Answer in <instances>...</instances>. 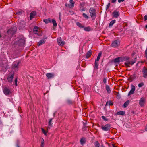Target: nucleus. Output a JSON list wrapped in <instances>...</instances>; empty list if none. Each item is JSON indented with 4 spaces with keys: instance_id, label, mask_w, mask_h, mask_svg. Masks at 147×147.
Instances as JSON below:
<instances>
[{
    "instance_id": "1",
    "label": "nucleus",
    "mask_w": 147,
    "mask_h": 147,
    "mask_svg": "<svg viewBox=\"0 0 147 147\" xmlns=\"http://www.w3.org/2000/svg\"><path fill=\"white\" fill-rule=\"evenodd\" d=\"M25 42V38L22 36H21L17 38L16 41L15 42L13 45L23 47L24 46Z\"/></svg>"
},
{
    "instance_id": "2",
    "label": "nucleus",
    "mask_w": 147,
    "mask_h": 147,
    "mask_svg": "<svg viewBox=\"0 0 147 147\" xmlns=\"http://www.w3.org/2000/svg\"><path fill=\"white\" fill-rule=\"evenodd\" d=\"M89 12L91 17L92 18V20H94L96 17V10L93 8L91 7L89 9Z\"/></svg>"
},
{
    "instance_id": "3",
    "label": "nucleus",
    "mask_w": 147,
    "mask_h": 147,
    "mask_svg": "<svg viewBox=\"0 0 147 147\" xmlns=\"http://www.w3.org/2000/svg\"><path fill=\"white\" fill-rule=\"evenodd\" d=\"M111 125L109 123L106 124L105 125H102L101 129L105 131H108L110 130L111 127Z\"/></svg>"
},
{
    "instance_id": "4",
    "label": "nucleus",
    "mask_w": 147,
    "mask_h": 147,
    "mask_svg": "<svg viewBox=\"0 0 147 147\" xmlns=\"http://www.w3.org/2000/svg\"><path fill=\"white\" fill-rule=\"evenodd\" d=\"M3 90V93L6 96L9 95L11 93V91L7 87L4 88Z\"/></svg>"
},
{
    "instance_id": "5",
    "label": "nucleus",
    "mask_w": 147,
    "mask_h": 147,
    "mask_svg": "<svg viewBox=\"0 0 147 147\" xmlns=\"http://www.w3.org/2000/svg\"><path fill=\"white\" fill-rule=\"evenodd\" d=\"M14 74V72H12L9 74L7 78L8 81L9 82H12Z\"/></svg>"
},
{
    "instance_id": "6",
    "label": "nucleus",
    "mask_w": 147,
    "mask_h": 147,
    "mask_svg": "<svg viewBox=\"0 0 147 147\" xmlns=\"http://www.w3.org/2000/svg\"><path fill=\"white\" fill-rule=\"evenodd\" d=\"M142 76L145 78H147V68L144 67L142 70Z\"/></svg>"
},
{
    "instance_id": "7",
    "label": "nucleus",
    "mask_w": 147,
    "mask_h": 147,
    "mask_svg": "<svg viewBox=\"0 0 147 147\" xmlns=\"http://www.w3.org/2000/svg\"><path fill=\"white\" fill-rule=\"evenodd\" d=\"M19 63V62L18 61L14 62L12 65L13 69L15 70H18Z\"/></svg>"
},
{
    "instance_id": "8",
    "label": "nucleus",
    "mask_w": 147,
    "mask_h": 147,
    "mask_svg": "<svg viewBox=\"0 0 147 147\" xmlns=\"http://www.w3.org/2000/svg\"><path fill=\"white\" fill-rule=\"evenodd\" d=\"M120 45V42L118 40H116L113 42L111 44L112 46L114 47H117Z\"/></svg>"
},
{
    "instance_id": "9",
    "label": "nucleus",
    "mask_w": 147,
    "mask_h": 147,
    "mask_svg": "<svg viewBox=\"0 0 147 147\" xmlns=\"http://www.w3.org/2000/svg\"><path fill=\"white\" fill-rule=\"evenodd\" d=\"M135 90V86L133 85H131V90L129 92L128 96H129L133 94L134 93Z\"/></svg>"
},
{
    "instance_id": "10",
    "label": "nucleus",
    "mask_w": 147,
    "mask_h": 147,
    "mask_svg": "<svg viewBox=\"0 0 147 147\" xmlns=\"http://www.w3.org/2000/svg\"><path fill=\"white\" fill-rule=\"evenodd\" d=\"M57 41L59 45L63 46L65 44V42L62 40L61 37H59L57 39Z\"/></svg>"
},
{
    "instance_id": "11",
    "label": "nucleus",
    "mask_w": 147,
    "mask_h": 147,
    "mask_svg": "<svg viewBox=\"0 0 147 147\" xmlns=\"http://www.w3.org/2000/svg\"><path fill=\"white\" fill-rule=\"evenodd\" d=\"M145 102V99L144 97H142L139 100V105L141 107H143L144 105Z\"/></svg>"
},
{
    "instance_id": "12",
    "label": "nucleus",
    "mask_w": 147,
    "mask_h": 147,
    "mask_svg": "<svg viewBox=\"0 0 147 147\" xmlns=\"http://www.w3.org/2000/svg\"><path fill=\"white\" fill-rule=\"evenodd\" d=\"M113 18H117L120 15V13L117 10H115L113 13Z\"/></svg>"
},
{
    "instance_id": "13",
    "label": "nucleus",
    "mask_w": 147,
    "mask_h": 147,
    "mask_svg": "<svg viewBox=\"0 0 147 147\" xmlns=\"http://www.w3.org/2000/svg\"><path fill=\"white\" fill-rule=\"evenodd\" d=\"M38 27L37 26H35L33 29V31L34 33L35 34H37L38 36H41L42 35L41 33L39 34L37 32H38Z\"/></svg>"
},
{
    "instance_id": "14",
    "label": "nucleus",
    "mask_w": 147,
    "mask_h": 147,
    "mask_svg": "<svg viewBox=\"0 0 147 147\" xmlns=\"http://www.w3.org/2000/svg\"><path fill=\"white\" fill-rule=\"evenodd\" d=\"M16 31V29L14 28H11L8 30L7 31L8 34L10 33L11 34H14L15 32Z\"/></svg>"
},
{
    "instance_id": "15",
    "label": "nucleus",
    "mask_w": 147,
    "mask_h": 147,
    "mask_svg": "<svg viewBox=\"0 0 147 147\" xmlns=\"http://www.w3.org/2000/svg\"><path fill=\"white\" fill-rule=\"evenodd\" d=\"M36 12L35 11H32L30 13V19L31 20L36 15Z\"/></svg>"
},
{
    "instance_id": "16",
    "label": "nucleus",
    "mask_w": 147,
    "mask_h": 147,
    "mask_svg": "<svg viewBox=\"0 0 147 147\" xmlns=\"http://www.w3.org/2000/svg\"><path fill=\"white\" fill-rule=\"evenodd\" d=\"M92 51L91 50H90L86 54V58H88L90 57L92 54Z\"/></svg>"
},
{
    "instance_id": "17",
    "label": "nucleus",
    "mask_w": 147,
    "mask_h": 147,
    "mask_svg": "<svg viewBox=\"0 0 147 147\" xmlns=\"http://www.w3.org/2000/svg\"><path fill=\"white\" fill-rule=\"evenodd\" d=\"M53 120V119L51 118L49 121L48 123V127L47 129H50V127L52 126V121Z\"/></svg>"
},
{
    "instance_id": "18",
    "label": "nucleus",
    "mask_w": 147,
    "mask_h": 147,
    "mask_svg": "<svg viewBox=\"0 0 147 147\" xmlns=\"http://www.w3.org/2000/svg\"><path fill=\"white\" fill-rule=\"evenodd\" d=\"M46 76L48 79H49L53 78L54 77V75L52 73H48L46 74Z\"/></svg>"
},
{
    "instance_id": "19",
    "label": "nucleus",
    "mask_w": 147,
    "mask_h": 147,
    "mask_svg": "<svg viewBox=\"0 0 147 147\" xmlns=\"http://www.w3.org/2000/svg\"><path fill=\"white\" fill-rule=\"evenodd\" d=\"M86 142V139L84 137L82 138L80 140V143L82 145H83L85 144Z\"/></svg>"
},
{
    "instance_id": "20",
    "label": "nucleus",
    "mask_w": 147,
    "mask_h": 147,
    "mask_svg": "<svg viewBox=\"0 0 147 147\" xmlns=\"http://www.w3.org/2000/svg\"><path fill=\"white\" fill-rule=\"evenodd\" d=\"M98 62L96 61V60H95L94 62V70H97L98 68Z\"/></svg>"
},
{
    "instance_id": "21",
    "label": "nucleus",
    "mask_w": 147,
    "mask_h": 147,
    "mask_svg": "<svg viewBox=\"0 0 147 147\" xmlns=\"http://www.w3.org/2000/svg\"><path fill=\"white\" fill-rule=\"evenodd\" d=\"M105 89L107 91L108 93H110L111 92V90L109 86L107 85H106L105 86Z\"/></svg>"
},
{
    "instance_id": "22",
    "label": "nucleus",
    "mask_w": 147,
    "mask_h": 147,
    "mask_svg": "<svg viewBox=\"0 0 147 147\" xmlns=\"http://www.w3.org/2000/svg\"><path fill=\"white\" fill-rule=\"evenodd\" d=\"M125 114V111H118L116 113V115H124Z\"/></svg>"
},
{
    "instance_id": "23",
    "label": "nucleus",
    "mask_w": 147,
    "mask_h": 147,
    "mask_svg": "<svg viewBox=\"0 0 147 147\" xmlns=\"http://www.w3.org/2000/svg\"><path fill=\"white\" fill-rule=\"evenodd\" d=\"M136 78L135 74H134L133 75L131 76L130 78H129L128 80L130 82H131L133 81Z\"/></svg>"
},
{
    "instance_id": "24",
    "label": "nucleus",
    "mask_w": 147,
    "mask_h": 147,
    "mask_svg": "<svg viewBox=\"0 0 147 147\" xmlns=\"http://www.w3.org/2000/svg\"><path fill=\"white\" fill-rule=\"evenodd\" d=\"M116 20H113L111 21L109 25V27H111L116 22Z\"/></svg>"
},
{
    "instance_id": "25",
    "label": "nucleus",
    "mask_w": 147,
    "mask_h": 147,
    "mask_svg": "<svg viewBox=\"0 0 147 147\" xmlns=\"http://www.w3.org/2000/svg\"><path fill=\"white\" fill-rule=\"evenodd\" d=\"M43 21L46 23L47 24L51 22V19L50 18L47 19H45L43 20Z\"/></svg>"
},
{
    "instance_id": "26",
    "label": "nucleus",
    "mask_w": 147,
    "mask_h": 147,
    "mask_svg": "<svg viewBox=\"0 0 147 147\" xmlns=\"http://www.w3.org/2000/svg\"><path fill=\"white\" fill-rule=\"evenodd\" d=\"M113 105V102L111 100L107 101L106 103L105 106L107 105Z\"/></svg>"
},
{
    "instance_id": "27",
    "label": "nucleus",
    "mask_w": 147,
    "mask_h": 147,
    "mask_svg": "<svg viewBox=\"0 0 147 147\" xmlns=\"http://www.w3.org/2000/svg\"><path fill=\"white\" fill-rule=\"evenodd\" d=\"M94 145L95 147H100V145L98 142L96 141L94 143Z\"/></svg>"
},
{
    "instance_id": "28",
    "label": "nucleus",
    "mask_w": 147,
    "mask_h": 147,
    "mask_svg": "<svg viewBox=\"0 0 147 147\" xmlns=\"http://www.w3.org/2000/svg\"><path fill=\"white\" fill-rule=\"evenodd\" d=\"M45 40L44 39L42 40L39 41L38 43V46H40L44 44L45 42Z\"/></svg>"
},
{
    "instance_id": "29",
    "label": "nucleus",
    "mask_w": 147,
    "mask_h": 147,
    "mask_svg": "<svg viewBox=\"0 0 147 147\" xmlns=\"http://www.w3.org/2000/svg\"><path fill=\"white\" fill-rule=\"evenodd\" d=\"M129 103V100H127V101H126L124 104V105L123 106V107L124 108H126V107H127L128 106Z\"/></svg>"
},
{
    "instance_id": "30",
    "label": "nucleus",
    "mask_w": 147,
    "mask_h": 147,
    "mask_svg": "<svg viewBox=\"0 0 147 147\" xmlns=\"http://www.w3.org/2000/svg\"><path fill=\"white\" fill-rule=\"evenodd\" d=\"M51 22L53 23V25L54 26L56 27L57 26V23L56 22V21L54 19H52L51 20Z\"/></svg>"
},
{
    "instance_id": "31",
    "label": "nucleus",
    "mask_w": 147,
    "mask_h": 147,
    "mask_svg": "<svg viewBox=\"0 0 147 147\" xmlns=\"http://www.w3.org/2000/svg\"><path fill=\"white\" fill-rule=\"evenodd\" d=\"M124 64L125 65V66L126 67H130V61H127Z\"/></svg>"
},
{
    "instance_id": "32",
    "label": "nucleus",
    "mask_w": 147,
    "mask_h": 147,
    "mask_svg": "<svg viewBox=\"0 0 147 147\" xmlns=\"http://www.w3.org/2000/svg\"><path fill=\"white\" fill-rule=\"evenodd\" d=\"M101 54L102 53H99L97 56L96 59L95 60H96V61H99L101 57Z\"/></svg>"
},
{
    "instance_id": "33",
    "label": "nucleus",
    "mask_w": 147,
    "mask_h": 147,
    "mask_svg": "<svg viewBox=\"0 0 147 147\" xmlns=\"http://www.w3.org/2000/svg\"><path fill=\"white\" fill-rule=\"evenodd\" d=\"M69 2L71 3L70 6L71 7H73L74 6V2L73 0H70Z\"/></svg>"
},
{
    "instance_id": "34",
    "label": "nucleus",
    "mask_w": 147,
    "mask_h": 147,
    "mask_svg": "<svg viewBox=\"0 0 147 147\" xmlns=\"http://www.w3.org/2000/svg\"><path fill=\"white\" fill-rule=\"evenodd\" d=\"M76 24L77 26L80 28H84V26L83 25L81 24L79 22H77Z\"/></svg>"
},
{
    "instance_id": "35",
    "label": "nucleus",
    "mask_w": 147,
    "mask_h": 147,
    "mask_svg": "<svg viewBox=\"0 0 147 147\" xmlns=\"http://www.w3.org/2000/svg\"><path fill=\"white\" fill-rule=\"evenodd\" d=\"M84 30L86 31H89L91 30V29L89 26L87 27H84Z\"/></svg>"
},
{
    "instance_id": "36",
    "label": "nucleus",
    "mask_w": 147,
    "mask_h": 147,
    "mask_svg": "<svg viewBox=\"0 0 147 147\" xmlns=\"http://www.w3.org/2000/svg\"><path fill=\"white\" fill-rule=\"evenodd\" d=\"M67 103L68 104H71L73 103V102L71 100L68 99L66 101Z\"/></svg>"
},
{
    "instance_id": "37",
    "label": "nucleus",
    "mask_w": 147,
    "mask_h": 147,
    "mask_svg": "<svg viewBox=\"0 0 147 147\" xmlns=\"http://www.w3.org/2000/svg\"><path fill=\"white\" fill-rule=\"evenodd\" d=\"M120 61V58L119 57L115 59L114 62L115 63H118Z\"/></svg>"
},
{
    "instance_id": "38",
    "label": "nucleus",
    "mask_w": 147,
    "mask_h": 147,
    "mask_svg": "<svg viewBox=\"0 0 147 147\" xmlns=\"http://www.w3.org/2000/svg\"><path fill=\"white\" fill-rule=\"evenodd\" d=\"M83 16L84 17L87 19H88V16L85 13H83L82 14Z\"/></svg>"
},
{
    "instance_id": "39",
    "label": "nucleus",
    "mask_w": 147,
    "mask_h": 147,
    "mask_svg": "<svg viewBox=\"0 0 147 147\" xmlns=\"http://www.w3.org/2000/svg\"><path fill=\"white\" fill-rule=\"evenodd\" d=\"M144 84L143 83H139L138 84V86L140 88V87H142L143 86H144Z\"/></svg>"
},
{
    "instance_id": "40",
    "label": "nucleus",
    "mask_w": 147,
    "mask_h": 147,
    "mask_svg": "<svg viewBox=\"0 0 147 147\" xmlns=\"http://www.w3.org/2000/svg\"><path fill=\"white\" fill-rule=\"evenodd\" d=\"M120 61L123 62L125 61L124 57H120Z\"/></svg>"
},
{
    "instance_id": "41",
    "label": "nucleus",
    "mask_w": 147,
    "mask_h": 147,
    "mask_svg": "<svg viewBox=\"0 0 147 147\" xmlns=\"http://www.w3.org/2000/svg\"><path fill=\"white\" fill-rule=\"evenodd\" d=\"M107 80V78L106 77L104 78L103 80V82L105 84L106 83Z\"/></svg>"
},
{
    "instance_id": "42",
    "label": "nucleus",
    "mask_w": 147,
    "mask_h": 147,
    "mask_svg": "<svg viewBox=\"0 0 147 147\" xmlns=\"http://www.w3.org/2000/svg\"><path fill=\"white\" fill-rule=\"evenodd\" d=\"M42 140L43 141H42L41 142L40 147H44V140L43 139H42Z\"/></svg>"
},
{
    "instance_id": "43",
    "label": "nucleus",
    "mask_w": 147,
    "mask_h": 147,
    "mask_svg": "<svg viewBox=\"0 0 147 147\" xmlns=\"http://www.w3.org/2000/svg\"><path fill=\"white\" fill-rule=\"evenodd\" d=\"M102 118L105 121H107L108 120V119L105 117V116H102Z\"/></svg>"
},
{
    "instance_id": "44",
    "label": "nucleus",
    "mask_w": 147,
    "mask_h": 147,
    "mask_svg": "<svg viewBox=\"0 0 147 147\" xmlns=\"http://www.w3.org/2000/svg\"><path fill=\"white\" fill-rule=\"evenodd\" d=\"M42 131L43 132V133H44V134L46 135V134H47V132H46L44 129H43V128H42Z\"/></svg>"
},
{
    "instance_id": "45",
    "label": "nucleus",
    "mask_w": 147,
    "mask_h": 147,
    "mask_svg": "<svg viewBox=\"0 0 147 147\" xmlns=\"http://www.w3.org/2000/svg\"><path fill=\"white\" fill-rule=\"evenodd\" d=\"M15 85L17 86V78H15Z\"/></svg>"
},
{
    "instance_id": "46",
    "label": "nucleus",
    "mask_w": 147,
    "mask_h": 147,
    "mask_svg": "<svg viewBox=\"0 0 147 147\" xmlns=\"http://www.w3.org/2000/svg\"><path fill=\"white\" fill-rule=\"evenodd\" d=\"M110 3H109L107 5L106 8V9L107 10L108 8H109L110 6Z\"/></svg>"
},
{
    "instance_id": "47",
    "label": "nucleus",
    "mask_w": 147,
    "mask_h": 147,
    "mask_svg": "<svg viewBox=\"0 0 147 147\" xmlns=\"http://www.w3.org/2000/svg\"><path fill=\"white\" fill-rule=\"evenodd\" d=\"M124 58L125 61L129 59V58L128 57H124Z\"/></svg>"
},
{
    "instance_id": "48",
    "label": "nucleus",
    "mask_w": 147,
    "mask_h": 147,
    "mask_svg": "<svg viewBox=\"0 0 147 147\" xmlns=\"http://www.w3.org/2000/svg\"><path fill=\"white\" fill-rule=\"evenodd\" d=\"M135 63V61L134 60L133 61H130V64L131 65H133Z\"/></svg>"
},
{
    "instance_id": "49",
    "label": "nucleus",
    "mask_w": 147,
    "mask_h": 147,
    "mask_svg": "<svg viewBox=\"0 0 147 147\" xmlns=\"http://www.w3.org/2000/svg\"><path fill=\"white\" fill-rule=\"evenodd\" d=\"M3 68H4L5 69H7V65L4 64L3 66Z\"/></svg>"
},
{
    "instance_id": "50",
    "label": "nucleus",
    "mask_w": 147,
    "mask_h": 147,
    "mask_svg": "<svg viewBox=\"0 0 147 147\" xmlns=\"http://www.w3.org/2000/svg\"><path fill=\"white\" fill-rule=\"evenodd\" d=\"M59 19L61 21V13L60 12L59 13Z\"/></svg>"
},
{
    "instance_id": "51",
    "label": "nucleus",
    "mask_w": 147,
    "mask_h": 147,
    "mask_svg": "<svg viewBox=\"0 0 147 147\" xmlns=\"http://www.w3.org/2000/svg\"><path fill=\"white\" fill-rule=\"evenodd\" d=\"M144 18L145 21L147 20V15H145L144 17Z\"/></svg>"
},
{
    "instance_id": "52",
    "label": "nucleus",
    "mask_w": 147,
    "mask_h": 147,
    "mask_svg": "<svg viewBox=\"0 0 147 147\" xmlns=\"http://www.w3.org/2000/svg\"><path fill=\"white\" fill-rule=\"evenodd\" d=\"M145 53L146 54V58L147 59V48L146 50Z\"/></svg>"
},
{
    "instance_id": "53",
    "label": "nucleus",
    "mask_w": 147,
    "mask_h": 147,
    "mask_svg": "<svg viewBox=\"0 0 147 147\" xmlns=\"http://www.w3.org/2000/svg\"><path fill=\"white\" fill-rule=\"evenodd\" d=\"M116 0H112V3H115L116 1Z\"/></svg>"
},
{
    "instance_id": "54",
    "label": "nucleus",
    "mask_w": 147,
    "mask_h": 147,
    "mask_svg": "<svg viewBox=\"0 0 147 147\" xmlns=\"http://www.w3.org/2000/svg\"><path fill=\"white\" fill-rule=\"evenodd\" d=\"M124 0H118L119 3H120L121 2H123Z\"/></svg>"
},
{
    "instance_id": "55",
    "label": "nucleus",
    "mask_w": 147,
    "mask_h": 147,
    "mask_svg": "<svg viewBox=\"0 0 147 147\" xmlns=\"http://www.w3.org/2000/svg\"><path fill=\"white\" fill-rule=\"evenodd\" d=\"M145 131H147V124L145 127Z\"/></svg>"
},
{
    "instance_id": "56",
    "label": "nucleus",
    "mask_w": 147,
    "mask_h": 147,
    "mask_svg": "<svg viewBox=\"0 0 147 147\" xmlns=\"http://www.w3.org/2000/svg\"><path fill=\"white\" fill-rule=\"evenodd\" d=\"M117 98H118L119 99L120 98V95H117Z\"/></svg>"
},
{
    "instance_id": "57",
    "label": "nucleus",
    "mask_w": 147,
    "mask_h": 147,
    "mask_svg": "<svg viewBox=\"0 0 147 147\" xmlns=\"http://www.w3.org/2000/svg\"><path fill=\"white\" fill-rule=\"evenodd\" d=\"M81 11H85V9L84 8H83L82 9H81Z\"/></svg>"
},
{
    "instance_id": "58",
    "label": "nucleus",
    "mask_w": 147,
    "mask_h": 147,
    "mask_svg": "<svg viewBox=\"0 0 147 147\" xmlns=\"http://www.w3.org/2000/svg\"><path fill=\"white\" fill-rule=\"evenodd\" d=\"M69 5V4L67 5V4H65V6L66 7H67L68 5Z\"/></svg>"
},
{
    "instance_id": "59",
    "label": "nucleus",
    "mask_w": 147,
    "mask_h": 147,
    "mask_svg": "<svg viewBox=\"0 0 147 147\" xmlns=\"http://www.w3.org/2000/svg\"><path fill=\"white\" fill-rule=\"evenodd\" d=\"M16 147H20L18 144H17Z\"/></svg>"
},
{
    "instance_id": "60",
    "label": "nucleus",
    "mask_w": 147,
    "mask_h": 147,
    "mask_svg": "<svg viewBox=\"0 0 147 147\" xmlns=\"http://www.w3.org/2000/svg\"><path fill=\"white\" fill-rule=\"evenodd\" d=\"M112 146L113 147H115V145L113 144H112Z\"/></svg>"
},
{
    "instance_id": "61",
    "label": "nucleus",
    "mask_w": 147,
    "mask_h": 147,
    "mask_svg": "<svg viewBox=\"0 0 147 147\" xmlns=\"http://www.w3.org/2000/svg\"><path fill=\"white\" fill-rule=\"evenodd\" d=\"M101 147H105V146L103 144L101 145Z\"/></svg>"
},
{
    "instance_id": "62",
    "label": "nucleus",
    "mask_w": 147,
    "mask_h": 147,
    "mask_svg": "<svg viewBox=\"0 0 147 147\" xmlns=\"http://www.w3.org/2000/svg\"><path fill=\"white\" fill-rule=\"evenodd\" d=\"M143 131V130H140V133H143V132H142V131H141H141Z\"/></svg>"
},
{
    "instance_id": "63",
    "label": "nucleus",
    "mask_w": 147,
    "mask_h": 147,
    "mask_svg": "<svg viewBox=\"0 0 147 147\" xmlns=\"http://www.w3.org/2000/svg\"><path fill=\"white\" fill-rule=\"evenodd\" d=\"M127 24H125V26H127Z\"/></svg>"
},
{
    "instance_id": "64",
    "label": "nucleus",
    "mask_w": 147,
    "mask_h": 147,
    "mask_svg": "<svg viewBox=\"0 0 147 147\" xmlns=\"http://www.w3.org/2000/svg\"><path fill=\"white\" fill-rule=\"evenodd\" d=\"M145 28L147 29V25H146L145 26Z\"/></svg>"
}]
</instances>
